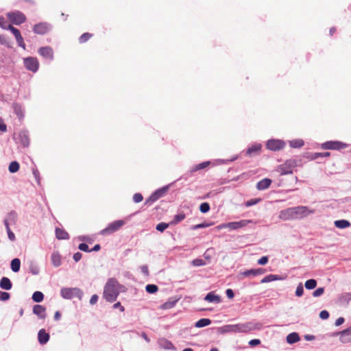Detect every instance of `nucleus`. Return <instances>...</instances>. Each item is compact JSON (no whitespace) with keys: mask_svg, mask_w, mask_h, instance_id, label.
<instances>
[{"mask_svg":"<svg viewBox=\"0 0 351 351\" xmlns=\"http://www.w3.org/2000/svg\"><path fill=\"white\" fill-rule=\"evenodd\" d=\"M262 324L258 322H247L245 323H238L236 324H226L217 328L219 334H237V333H248L255 330L261 328Z\"/></svg>","mask_w":351,"mask_h":351,"instance_id":"f257e3e1","label":"nucleus"},{"mask_svg":"<svg viewBox=\"0 0 351 351\" xmlns=\"http://www.w3.org/2000/svg\"><path fill=\"white\" fill-rule=\"evenodd\" d=\"M313 213L314 210H309L307 206H298L282 210L279 213V218L284 221L300 219Z\"/></svg>","mask_w":351,"mask_h":351,"instance_id":"f03ea898","label":"nucleus"},{"mask_svg":"<svg viewBox=\"0 0 351 351\" xmlns=\"http://www.w3.org/2000/svg\"><path fill=\"white\" fill-rule=\"evenodd\" d=\"M119 283L116 278H109L104 288V298L108 302H113L117 300L119 294Z\"/></svg>","mask_w":351,"mask_h":351,"instance_id":"7ed1b4c3","label":"nucleus"},{"mask_svg":"<svg viewBox=\"0 0 351 351\" xmlns=\"http://www.w3.org/2000/svg\"><path fill=\"white\" fill-rule=\"evenodd\" d=\"M60 295L66 300H71L73 298H77L82 300L84 293L78 287H63L60 289Z\"/></svg>","mask_w":351,"mask_h":351,"instance_id":"20e7f679","label":"nucleus"},{"mask_svg":"<svg viewBox=\"0 0 351 351\" xmlns=\"http://www.w3.org/2000/svg\"><path fill=\"white\" fill-rule=\"evenodd\" d=\"M123 220H117L110 223L108 226L100 231L101 235H109L118 231L123 225Z\"/></svg>","mask_w":351,"mask_h":351,"instance_id":"39448f33","label":"nucleus"},{"mask_svg":"<svg viewBox=\"0 0 351 351\" xmlns=\"http://www.w3.org/2000/svg\"><path fill=\"white\" fill-rule=\"evenodd\" d=\"M346 143L338 141H328L321 144L322 149L341 150L347 147Z\"/></svg>","mask_w":351,"mask_h":351,"instance_id":"423d86ee","label":"nucleus"},{"mask_svg":"<svg viewBox=\"0 0 351 351\" xmlns=\"http://www.w3.org/2000/svg\"><path fill=\"white\" fill-rule=\"evenodd\" d=\"M23 63H24L25 67L27 70H29L33 73H36L39 68V62H38L37 58H34V57H28V58H24Z\"/></svg>","mask_w":351,"mask_h":351,"instance_id":"0eeeda50","label":"nucleus"},{"mask_svg":"<svg viewBox=\"0 0 351 351\" xmlns=\"http://www.w3.org/2000/svg\"><path fill=\"white\" fill-rule=\"evenodd\" d=\"M14 138L17 144H21L23 147H29L30 141L29 134L27 130L20 131Z\"/></svg>","mask_w":351,"mask_h":351,"instance_id":"6e6552de","label":"nucleus"},{"mask_svg":"<svg viewBox=\"0 0 351 351\" xmlns=\"http://www.w3.org/2000/svg\"><path fill=\"white\" fill-rule=\"evenodd\" d=\"M9 20L15 25H21L26 21L25 15L21 12H12L8 14Z\"/></svg>","mask_w":351,"mask_h":351,"instance_id":"1a4fd4ad","label":"nucleus"},{"mask_svg":"<svg viewBox=\"0 0 351 351\" xmlns=\"http://www.w3.org/2000/svg\"><path fill=\"white\" fill-rule=\"evenodd\" d=\"M285 146V143L282 140L279 139H270L266 143L267 148L274 152L283 149Z\"/></svg>","mask_w":351,"mask_h":351,"instance_id":"9d476101","label":"nucleus"},{"mask_svg":"<svg viewBox=\"0 0 351 351\" xmlns=\"http://www.w3.org/2000/svg\"><path fill=\"white\" fill-rule=\"evenodd\" d=\"M210 163H211L210 161H205V162H201L199 164L193 166L191 168V169L184 175V179H187L189 177L192 176V175L194 172H196L197 171H200L202 169H204L210 166Z\"/></svg>","mask_w":351,"mask_h":351,"instance_id":"9b49d317","label":"nucleus"},{"mask_svg":"<svg viewBox=\"0 0 351 351\" xmlns=\"http://www.w3.org/2000/svg\"><path fill=\"white\" fill-rule=\"evenodd\" d=\"M294 161L287 160L285 163L278 167V172L280 175H287L293 173V169L294 167Z\"/></svg>","mask_w":351,"mask_h":351,"instance_id":"f8f14e48","label":"nucleus"},{"mask_svg":"<svg viewBox=\"0 0 351 351\" xmlns=\"http://www.w3.org/2000/svg\"><path fill=\"white\" fill-rule=\"evenodd\" d=\"M6 29H9L12 32V33L15 36L16 40L19 45V46L21 47L22 48H25V44L24 43V40L19 32V30L14 27H13L11 25H8V28Z\"/></svg>","mask_w":351,"mask_h":351,"instance_id":"ddd939ff","label":"nucleus"},{"mask_svg":"<svg viewBox=\"0 0 351 351\" xmlns=\"http://www.w3.org/2000/svg\"><path fill=\"white\" fill-rule=\"evenodd\" d=\"M251 220L243 219L239 221L228 222L229 230H235L243 228L248 223H252Z\"/></svg>","mask_w":351,"mask_h":351,"instance_id":"4468645a","label":"nucleus"},{"mask_svg":"<svg viewBox=\"0 0 351 351\" xmlns=\"http://www.w3.org/2000/svg\"><path fill=\"white\" fill-rule=\"evenodd\" d=\"M337 334L340 336L341 342L343 343L351 342V326Z\"/></svg>","mask_w":351,"mask_h":351,"instance_id":"2eb2a0df","label":"nucleus"},{"mask_svg":"<svg viewBox=\"0 0 351 351\" xmlns=\"http://www.w3.org/2000/svg\"><path fill=\"white\" fill-rule=\"evenodd\" d=\"M34 33L38 34H45L49 30V25L47 23H40L34 26Z\"/></svg>","mask_w":351,"mask_h":351,"instance_id":"dca6fc26","label":"nucleus"},{"mask_svg":"<svg viewBox=\"0 0 351 351\" xmlns=\"http://www.w3.org/2000/svg\"><path fill=\"white\" fill-rule=\"evenodd\" d=\"M38 53L43 58L51 60L53 58V51L50 47H43L38 49Z\"/></svg>","mask_w":351,"mask_h":351,"instance_id":"f3484780","label":"nucleus"},{"mask_svg":"<svg viewBox=\"0 0 351 351\" xmlns=\"http://www.w3.org/2000/svg\"><path fill=\"white\" fill-rule=\"evenodd\" d=\"M50 339V335L45 329H40L38 332V341L40 345L46 344Z\"/></svg>","mask_w":351,"mask_h":351,"instance_id":"a211bd4d","label":"nucleus"},{"mask_svg":"<svg viewBox=\"0 0 351 351\" xmlns=\"http://www.w3.org/2000/svg\"><path fill=\"white\" fill-rule=\"evenodd\" d=\"M33 313L40 319H45L47 316L46 308L42 305H35L33 308Z\"/></svg>","mask_w":351,"mask_h":351,"instance_id":"6ab92c4d","label":"nucleus"},{"mask_svg":"<svg viewBox=\"0 0 351 351\" xmlns=\"http://www.w3.org/2000/svg\"><path fill=\"white\" fill-rule=\"evenodd\" d=\"M271 182H272V181L269 178H266L262 179L261 180H260L259 182H257L256 189L259 191L265 190L270 186Z\"/></svg>","mask_w":351,"mask_h":351,"instance_id":"aec40b11","label":"nucleus"},{"mask_svg":"<svg viewBox=\"0 0 351 351\" xmlns=\"http://www.w3.org/2000/svg\"><path fill=\"white\" fill-rule=\"evenodd\" d=\"M262 148V145L260 143H255L251 147H248L246 150V155L252 156L258 154Z\"/></svg>","mask_w":351,"mask_h":351,"instance_id":"412c9836","label":"nucleus"},{"mask_svg":"<svg viewBox=\"0 0 351 351\" xmlns=\"http://www.w3.org/2000/svg\"><path fill=\"white\" fill-rule=\"evenodd\" d=\"M51 263L55 267H58L62 264V258L58 252H53L51 256Z\"/></svg>","mask_w":351,"mask_h":351,"instance_id":"4be33fe9","label":"nucleus"},{"mask_svg":"<svg viewBox=\"0 0 351 351\" xmlns=\"http://www.w3.org/2000/svg\"><path fill=\"white\" fill-rule=\"evenodd\" d=\"M204 300L208 302H213L215 304H219L221 302L220 296L215 294L214 292H209L207 293L204 298Z\"/></svg>","mask_w":351,"mask_h":351,"instance_id":"5701e85b","label":"nucleus"},{"mask_svg":"<svg viewBox=\"0 0 351 351\" xmlns=\"http://www.w3.org/2000/svg\"><path fill=\"white\" fill-rule=\"evenodd\" d=\"M5 219L10 222L12 225H15L18 220V215L16 211L11 210L7 214Z\"/></svg>","mask_w":351,"mask_h":351,"instance_id":"b1692460","label":"nucleus"},{"mask_svg":"<svg viewBox=\"0 0 351 351\" xmlns=\"http://www.w3.org/2000/svg\"><path fill=\"white\" fill-rule=\"evenodd\" d=\"M0 287L2 289L10 290L12 287V284L10 280L7 277H3L0 280Z\"/></svg>","mask_w":351,"mask_h":351,"instance_id":"393cba45","label":"nucleus"},{"mask_svg":"<svg viewBox=\"0 0 351 351\" xmlns=\"http://www.w3.org/2000/svg\"><path fill=\"white\" fill-rule=\"evenodd\" d=\"M56 237L59 240L69 239V235L68 232L60 228H56Z\"/></svg>","mask_w":351,"mask_h":351,"instance_id":"a878e982","label":"nucleus"},{"mask_svg":"<svg viewBox=\"0 0 351 351\" xmlns=\"http://www.w3.org/2000/svg\"><path fill=\"white\" fill-rule=\"evenodd\" d=\"M282 278L278 275L269 274L264 277L261 280V283H267L275 280H280Z\"/></svg>","mask_w":351,"mask_h":351,"instance_id":"bb28decb","label":"nucleus"},{"mask_svg":"<svg viewBox=\"0 0 351 351\" xmlns=\"http://www.w3.org/2000/svg\"><path fill=\"white\" fill-rule=\"evenodd\" d=\"M334 223L337 228L340 229L348 228L351 225L350 221L346 219L336 220Z\"/></svg>","mask_w":351,"mask_h":351,"instance_id":"cd10ccee","label":"nucleus"},{"mask_svg":"<svg viewBox=\"0 0 351 351\" xmlns=\"http://www.w3.org/2000/svg\"><path fill=\"white\" fill-rule=\"evenodd\" d=\"M300 340L299 335L297 332H291L287 336V341L289 344H293Z\"/></svg>","mask_w":351,"mask_h":351,"instance_id":"c85d7f7f","label":"nucleus"},{"mask_svg":"<svg viewBox=\"0 0 351 351\" xmlns=\"http://www.w3.org/2000/svg\"><path fill=\"white\" fill-rule=\"evenodd\" d=\"M11 269L14 272H18L21 267V261L18 258H15L11 261L10 263Z\"/></svg>","mask_w":351,"mask_h":351,"instance_id":"c756f323","label":"nucleus"},{"mask_svg":"<svg viewBox=\"0 0 351 351\" xmlns=\"http://www.w3.org/2000/svg\"><path fill=\"white\" fill-rule=\"evenodd\" d=\"M211 324V320L208 318H202L195 322V326L196 328H203Z\"/></svg>","mask_w":351,"mask_h":351,"instance_id":"7c9ffc66","label":"nucleus"},{"mask_svg":"<svg viewBox=\"0 0 351 351\" xmlns=\"http://www.w3.org/2000/svg\"><path fill=\"white\" fill-rule=\"evenodd\" d=\"M185 217H186V215L184 213H180L173 217V219L170 222V224L176 225V224L178 223L179 222L182 221V220H184L185 219Z\"/></svg>","mask_w":351,"mask_h":351,"instance_id":"2f4dec72","label":"nucleus"},{"mask_svg":"<svg viewBox=\"0 0 351 351\" xmlns=\"http://www.w3.org/2000/svg\"><path fill=\"white\" fill-rule=\"evenodd\" d=\"M169 189L168 186L157 189L153 194L155 195L157 199L162 197Z\"/></svg>","mask_w":351,"mask_h":351,"instance_id":"473e14b6","label":"nucleus"},{"mask_svg":"<svg viewBox=\"0 0 351 351\" xmlns=\"http://www.w3.org/2000/svg\"><path fill=\"white\" fill-rule=\"evenodd\" d=\"M304 144V143L302 139H294L289 141V145L292 148H300Z\"/></svg>","mask_w":351,"mask_h":351,"instance_id":"72a5a7b5","label":"nucleus"},{"mask_svg":"<svg viewBox=\"0 0 351 351\" xmlns=\"http://www.w3.org/2000/svg\"><path fill=\"white\" fill-rule=\"evenodd\" d=\"M32 298L35 302H40L44 299V295L42 292L37 291L33 293Z\"/></svg>","mask_w":351,"mask_h":351,"instance_id":"f704fd0d","label":"nucleus"},{"mask_svg":"<svg viewBox=\"0 0 351 351\" xmlns=\"http://www.w3.org/2000/svg\"><path fill=\"white\" fill-rule=\"evenodd\" d=\"M93 36V34L86 32L84 33L82 35L80 36L79 38V42L81 44L85 43L87 42L89 39H90Z\"/></svg>","mask_w":351,"mask_h":351,"instance_id":"c9c22d12","label":"nucleus"},{"mask_svg":"<svg viewBox=\"0 0 351 351\" xmlns=\"http://www.w3.org/2000/svg\"><path fill=\"white\" fill-rule=\"evenodd\" d=\"M19 167L20 165L17 161H12L10 162L8 169L10 173H16L19 171Z\"/></svg>","mask_w":351,"mask_h":351,"instance_id":"e433bc0d","label":"nucleus"},{"mask_svg":"<svg viewBox=\"0 0 351 351\" xmlns=\"http://www.w3.org/2000/svg\"><path fill=\"white\" fill-rule=\"evenodd\" d=\"M304 286L307 289H313L317 286V281L315 279H309L305 282Z\"/></svg>","mask_w":351,"mask_h":351,"instance_id":"4c0bfd02","label":"nucleus"},{"mask_svg":"<svg viewBox=\"0 0 351 351\" xmlns=\"http://www.w3.org/2000/svg\"><path fill=\"white\" fill-rule=\"evenodd\" d=\"M145 290L149 293H155L158 291V287L156 285L149 284L146 285Z\"/></svg>","mask_w":351,"mask_h":351,"instance_id":"58836bf2","label":"nucleus"},{"mask_svg":"<svg viewBox=\"0 0 351 351\" xmlns=\"http://www.w3.org/2000/svg\"><path fill=\"white\" fill-rule=\"evenodd\" d=\"M330 156V153L328 152H316L313 154V159H317L318 158H325L329 157Z\"/></svg>","mask_w":351,"mask_h":351,"instance_id":"ea45409f","label":"nucleus"},{"mask_svg":"<svg viewBox=\"0 0 351 351\" xmlns=\"http://www.w3.org/2000/svg\"><path fill=\"white\" fill-rule=\"evenodd\" d=\"M169 225H171L170 223H167L165 222H161L156 225V229L158 231L162 232L165 230H166L169 226Z\"/></svg>","mask_w":351,"mask_h":351,"instance_id":"a19ab883","label":"nucleus"},{"mask_svg":"<svg viewBox=\"0 0 351 351\" xmlns=\"http://www.w3.org/2000/svg\"><path fill=\"white\" fill-rule=\"evenodd\" d=\"M240 275H241L244 277H250L252 276H256V269L246 270V271L241 273Z\"/></svg>","mask_w":351,"mask_h":351,"instance_id":"79ce46f5","label":"nucleus"},{"mask_svg":"<svg viewBox=\"0 0 351 351\" xmlns=\"http://www.w3.org/2000/svg\"><path fill=\"white\" fill-rule=\"evenodd\" d=\"M210 205L207 202H203L199 206V210L202 213H206L210 210Z\"/></svg>","mask_w":351,"mask_h":351,"instance_id":"37998d69","label":"nucleus"},{"mask_svg":"<svg viewBox=\"0 0 351 351\" xmlns=\"http://www.w3.org/2000/svg\"><path fill=\"white\" fill-rule=\"evenodd\" d=\"M304 293V287L302 282H300L295 290V295L301 297Z\"/></svg>","mask_w":351,"mask_h":351,"instance_id":"c03bdc74","label":"nucleus"},{"mask_svg":"<svg viewBox=\"0 0 351 351\" xmlns=\"http://www.w3.org/2000/svg\"><path fill=\"white\" fill-rule=\"evenodd\" d=\"M260 201H261V199H259V198L251 199L245 202V205L247 207H250V206H254V205L258 204Z\"/></svg>","mask_w":351,"mask_h":351,"instance_id":"a18cd8bd","label":"nucleus"},{"mask_svg":"<svg viewBox=\"0 0 351 351\" xmlns=\"http://www.w3.org/2000/svg\"><path fill=\"white\" fill-rule=\"evenodd\" d=\"M205 264V261L201 258H196L192 261V265L195 267L203 266Z\"/></svg>","mask_w":351,"mask_h":351,"instance_id":"49530a36","label":"nucleus"},{"mask_svg":"<svg viewBox=\"0 0 351 351\" xmlns=\"http://www.w3.org/2000/svg\"><path fill=\"white\" fill-rule=\"evenodd\" d=\"M10 295L8 292H4L0 291V300L1 301H7L10 299Z\"/></svg>","mask_w":351,"mask_h":351,"instance_id":"de8ad7c7","label":"nucleus"},{"mask_svg":"<svg viewBox=\"0 0 351 351\" xmlns=\"http://www.w3.org/2000/svg\"><path fill=\"white\" fill-rule=\"evenodd\" d=\"M143 199V197L141 193H136L133 196V201L135 203H139V202H142Z\"/></svg>","mask_w":351,"mask_h":351,"instance_id":"09e8293b","label":"nucleus"},{"mask_svg":"<svg viewBox=\"0 0 351 351\" xmlns=\"http://www.w3.org/2000/svg\"><path fill=\"white\" fill-rule=\"evenodd\" d=\"M176 303V300L168 301L163 304L162 307L165 309L171 308L175 306Z\"/></svg>","mask_w":351,"mask_h":351,"instance_id":"8fccbe9b","label":"nucleus"},{"mask_svg":"<svg viewBox=\"0 0 351 351\" xmlns=\"http://www.w3.org/2000/svg\"><path fill=\"white\" fill-rule=\"evenodd\" d=\"M324 292V287H319L315 291L313 292V297H319L322 295Z\"/></svg>","mask_w":351,"mask_h":351,"instance_id":"3c124183","label":"nucleus"},{"mask_svg":"<svg viewBox=\"0 0 351 351\" xmlns=\"http://www.w3.org/2000/svg\"><path fill=\"white\" fill-rule=\"evenodd\" d=\"M79 250L85 252H90L88 245L85 243H82L78 245Z\"/></svg>","mask_w":351,"mask_h":351,"instance_id":"603ef678","label":"nucleus"},{"mask_svg":"<svg viewBox=\"0 0 351 351\" xmlns=\"http://www.w3.org/2000/svg\"><path fill=\"white\" fill-rule=\"evenodd\" d=\"M156 200H158L156 199V197H155V195L152 193L147 199H146V202H145V204H147V205H151L154 202H155Z\"/></svg>","mask_w":351,"mask_h":351,"instance_id":"864d4df0","label":"nucleus"},{"mask_svg":"<svg viewBox=\"0 0 351 351\" xmlns=\"http://www.w3.org/2000/svg\"><path fill=\"white\" fill-rule=\"evenodd\" d=\"M329 315V313L326 310H323L319 313V317L322 319H328Z\"/></svg>","mask_w":351,"mask_h":351,"instance_id":"5fc2aeb1","label":"nucleus"},{"mask_svg":"<svg viewBox=\"0 0 351 351\" xmlns=\"http://www.w3.org/2000/svg\"><path fill=\"white\" fill-rule=\"evenodd\" d=\"M268 257L266 256H262L261 258L258 260V264L264 265L267 263L268 262Z\"/></svg>","mask_w":351,"mask_h":351,"instance_id":"6e6d98bb","label":"nucleus"},{"mask_svg":"<svg viewBox=\"0 0 351 351\" xmlns=\"http://www.w3.org/2000/svg\"><path fill=\"white\" fill-rule=\"evenodd\" d=\"M98 299H99V296L97 294L93 295L89 301L90 304H91V305L95 304L97 302Z\"/></svg>","mask_w":351,"mask_h":351,"instance_id":"4d7b16f0","label":"nucleus"},{"mask_svg":"<svg viewBox=\"0 0 351 351\" xmlns=\"http://www.w3.org/2000/svg\"><path fill=\"white\" fill-rule=\"evenodd\" d=\"M8 23L5 21V19L3 16H0V27L4 29L8 28Z\"/></svg>","mask_w":351,"mask_h":351,"instance_id":"13d9d810","label":"nucleus"},{"mask_svg":"<svg viewBox=\"0 0 351 351\" xmlns=\"http://www.w3.org/2000/svg\"><path fill=\"white\" fill-rule=\"evenodd\" d=\"M7 234H8V239L12 241H15L16 239V237H15V234H14V232L10 230H7Z\"/></svg>","mask_w":351,"mask_h":351,"instance_id":"bf43d9fd","label":"nucleus"},{"mask_svg":"<svg viewBox=\"0 0 351 351\" xmlns=\"http://www.w3.org/2000/svg\"><path fill=\"white\" fill-rule=\"evenodd\" d=\"M261 343V341L260 339H252L249 341V345L250 346H258Z\"/></svg>","mask_w":351,"mask_h":351,"instance_id":"052dcab7","label":"nucleus"},{"mask_svg":"<svg viewBox=\"0 0 351 351\" xmlns=\"http://www.w3.org/2000/svg\"><path fill=\"white\" fill-rule=\"evenodd\" d=\"M82 257V253L77 252H75L74 254H73V260L75 261V262H78L81 260Z\"/></svg>","mask_w":351,"mask_h":351,"instance_id":"680f3d73","label":"nucleus"},{"mask_svg":"<svg viewBox=\"0 0 351 351\" xmlns=\"http://www.w3.org/2000/svg\"><path fill=\"white\" fill-rule=\"evenodd\" d=\"M226 294L229 299H232L234 296V291L231 289H228L226 291Z\"/></svg>","mask_w":351,"mask_h":351,"instance_id":"e2e57ef3","label":"nucleus"},{"mask_svg":"<svg viewBox=\"0 0 351 351\" xmlns=\"http://www.w3.org/2000/svg\"><path fill=\"white\" fill-rule=\"evenodd\" d=\"M33 175L36 180H37L38 183L40 182V173L37 169H34L32 171Z\"/></svg>","mask_w":351,"mask_h":351,"instance_id":"0e129e2a","label":"nucleus"},{"mask_svg":"<svg viewBox=\"0 0 351 351\" xmlns=\"http://www.w3.org/2000/svg\"><path fill=\"white\" fill-rule=\"evenodd\" d=\"M0 131L2 132L7 131V125L3 123L1 119H0Z\"/></svg>","mask_w":351,"mask_h":351,"instance_id":"69168bd1","label":"nucleus"},{"mask_svg":"<svg viewBox=\"0 0 351 351\" xmlns=\"http://www.w3.org/2000/svg\"><path fill=\"white\" fill-rule=\"evenodd\" d=\"M30 271L34 275H36L39 273L38 268L36 266H34V265H31Z\"/></svg>","mask_w":351,"mask_h":351,"instance_id":"338daca9","label":"nucleus"},{"mask_svg":"<svg viewBox=\"0 0 351 351\" xmlns=\"http://www.w3.org/2000/svg\"><path fill=\"white\" fill-rule=\"evenodd\" d=\"M341 298L344 300H346V301H350L351 300V293H346Z\"/></svg>","mask_w":351,"mask_h":351,"instance_id":"774afa93","label":"nucleus"}]
</instances>
